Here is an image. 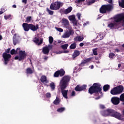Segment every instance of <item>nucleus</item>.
<instances>
[{
    "instance_id": "nucleus-1",
    "label": "nucleus",
    "mask_w": 124,
    "mask_h": 124,
    "mask_svg": "<svg viewBox=\"0 0 124 124\" xmlns=\"http://www.w3.org/2000/svg\"><path fill=\"white\" fill-rule=\"evenodd\" d=\"M88 92L90 94H93V93H100L101 95H103L102 89H101V84L99 83H93L92 86L89 88Z\"/></svg>"
},
{
    "instance_id": "nucleus-2",
    "label": "nucleus",
    "mask_w": 124,
    "mask_h": 124,
    "mask_svg": "<svg viewBox=\"0 0 124 124\" xmlns=\"http://www.w3.org/2000/svg\"><path fill=\"white\" fill-rule=\"evenodd\" d=\"M70 81V78L68 76H65L62 77L60 81L59 86L61 90H65L68 86V82Z\"/></svg>"
},
{
    "instance_id": "nucleus-3",
    "label": "nucleus",
    "mask_w": 124,
    "mask_h": 124,
    "mask_svg": "<svg viewBox=\"0 0 124 124\" xmlns=\"http://www.w3.org/2000/svg\"><path fill=\"white\" fill-rule=\"evenodd\" d=\"M112 9H113V5L110 4L103 5L99 9V12L101 13V14H104L107 13V12L112 11Z\"/></svg>"
},
{
    "instance_id": "nucleus-4",
    "label": "nucleus",
    "mask_w": 124,
    "mask_h": 124,
    "mask_svg": "<svg viewBox=\"0 0 124 124\" xmlns=\"http://www.w3.org/2000/svg\"><path fill=\"white\" fill-rule=\"evenodd\" d=\"M124 86L123 85H119L113 88L110 91L111 94L112 95H117V94H121L124 92Z\"/></svg>"
},
{
    "instance_id": "nucleus-5",
    "label": "nucleus",
    "mask_w": 124,
    "mask_h": 124,
    "mask_svg": "<svg viewBox=\"0 0 124 124\" xmlns=\"http://www.w3.org/2000/svg\"><path fill=\"white\" fill-rule=\"evenodd\" d=\"M114 21L115 23H121L122 22L123 26H124V13L119 14L116 15L114 17Z\"/></svg>"
},
{
    "instance_id": "nucleus-6",
    "label": "nucleus",
    "mask_w": 124,
    "mask_h": 124,
    "mask_svg": "<svg viewBox=\"0 0 124 124\" xmlns=\"http://www.w3.org/2000/svg\"><path fill=\"white\" fill-rule=\"evenodd\" d=\"M63 4L61 1H56L54 3H52L50 6L51 10H59L61 8V6H62Z\"/></svg>"
},
{
    "instance_id": "nucleus-7",
    "label": "nucleus",
    "mask_w": 124,
    "mask_h": 124,
    "mask_svg": "<svg viewBox=\"0 0 124 124\" xmlns=\"http://www.w3.org/2000/svg\"><path fill=\"white\" fill-rule=\"evenodd\" d=\"M22 27L25 31H29L30 30L32 31H35L34 25L32 24L23 23Z\"/></svg>"
},
{
    "instance_id": "nucleus-8",
    "label": "nucleus",
    "mask_w": 124,
    "mask_h": 124,
    "mask_svg": "<svg viewBox=\"0 0 124 124\" xmlns=\"http://www.w3.org/2000/svg\"><path fill=\"white\" fill-rule=\"evenodd\" d=\"M67 29H68L69 31H66L62 36L63 38H68L70 35H73L74 34V31L72 30L71 26H68L67 27Z\"/></svg>"
},
{
    "instance_id": "nucleus-9",
    "label": "nucleus",
    "mask_w": 124,
    "mask_h": 124,
    "mask_svg": "<svg viewBox=\"0 0 124 124\" xmlns=\"http://www.w3.org/2000/svg\"><path fill=\"white\" fill-rule=\"evenodd\" d=\"M20 40H21V37L19 34L17 33L14 34L13 37V42L14 46H16V44L20 43Z\"/></svg>"
},
{
    "instance_id": "nucleus-10",
    "label": "nucleus",
    "mask_w": 124,
    "mask_h": 124,
    "mask_svg": "<svg viewBox=\"0 0 124 124\" xmlns=\"http://www.w3.org/2000/svg\"><path fill=\"white\" fill-rule=\"evenodd\" d=\"M111 117H113L118 120H122V114H121L120 112L111 109Z\"/></svg>"
},
{
    "instance_id": "nucleus-11",
    "label": "nucleus",
    "mask_w": 124,
    "mask_h": 124,
    "mask_svg": "<svg viewBox=\"0 0 124 124\" xmlns=\"http://www.w3.org/2000/svg\"><path fill=\"white\" fill-rule=\"evenodd\" d=\"M18 55L19 58L18 61L19 62H21V61H24L25 58L27 57V54H26V52L25 51L21 50V48L18 50Z\"/></svg>"
},
{
    "instance_id": "nucleus-12",
    "label": "nucleus",
    "mask_w": 124,
    "mask_h": 124,
    "mask_svg": "<svg viewBox=\"0 0 124 124\" xmlns=\"http://www.w3.org/2000/svg\"><path fill=\"white\" fill-rule=\"evenodd\" d=\"M86 89H87V85H83L81 86L79 85H78L75 88V90L76 91V92H82V91H86Z\"/></svg>"
},
{
    "instance_id": "nucleus-13",
    "label": "nucleus",
    "mask_w": 124,
    "mask_h": 124,
    "mask_svg": "<svg viewBox=\"0 0 124 124\" xmlns=\"http://www.w3.org/2000/svg\"><path fill=\"white\" fill-rule=\"evenodd\" d=\"M53 48V46H45L43 48L42 52L43 54H45V55L48 54L49 52H50V50Z\"/></svg>"
},
{
    "instance_id": "nucleus-14",
    "label": "nucleus",
    "mask_w": 124,
    "mask_h": 124,
    "mask_svg": "<svg viewBox=\"0 0 124 124\" xmlns=\"http://www.w3.org/2000/svg\"><path fill=\"white\" fill-rule=\"evenodd\" d=\"M91 61H92V58H89L83 60L82 61L81 63L79 64L78 65L79 66V67H82V66H85V64H86V63H88V62H90Z\"/></svg>"
},
{
    "instance_id": "nucleus-15",
    "label": "nucleus",
    "mask_w": 124,
    "mask_h": 124,
    "mask_svg": "<svg viewBox=\"0 0 124 124\" xmlns=\"http://www.w3.org/2000/svg\"><path fill=\"white\" fill-rule=\"evenodd\" d=\"M120 98L118 97H113L111 99V101L114 105H118L120 103Z\"/></svg>"
},
{
    "instance_id": "nucleus-16",
    "label": "nucleus",
    "mask_w": 124,
    "mask_h": 124,
    "mask_svg": "<svg viewBox=\"0 0 124 124\" xmlns=\"http://www.w3.org/2000/svg\"><path fill=\"white\" fill-rule=\"evenodd\" d=\"M111 109H108L106 110L101 111V114L104 117H107V116H109V115H111Z\"/></svg>"
},
{
    "instance_id": "nucleus-17",
    "label": "nucleus",
    "mask_w": 124,
    "mask_h": 124,
    "mask_svg": "<svg viewBox=\"0 0 124 124\" xmlns=\"http://www.w3.org/2000/svg\"><path fill=\"white\" fill-rule=\"evenodd\" d=\"M2 57L4 61H9L11 59V55L6 53H3Z\"/></svg>"
},
{
    "instance_id": "nucleus-18",
    "label": "nucleus",
    "mask_w": 124,
    "mask_h": 124,
    "mask_svg": "<svg viewBox=\"0 0 124 124\" xmlns=\"http://www.w3.org/2000/svg\"><path fill=\"white\" fill-rule=\"evenodd\" d=\"M62 24H63L64 26H65L67 29V28H68V27H70V25H69V21H68V20L64 18H63L62 19Z\"/></svg>"
},
{
    "instance_id": "nucleus-19",
    "label": "nucleus",
    "mask_w": 124,
    "mask_h": 124,
    "mask_svg": "<svg viewBox=\"0 0 124 124\" xmlns=\"http://www.w3.org/2000/svg\"><path fill=\"white\" fill-rule=\"evenodd\" d=\"M34 42L35 43L38 44V45L40 46L43 43V39H41L39 42V39L36 37H35L34 38Z\"/></svg>"
},
{
    "instance_id": "nucleus-20",
    "label": "nucleus",
    "mask_w": 124,
    "mask_h": 124,
    "mask_svg": "<svg viewBox=\"0 0 124 124\" xmlns=\"http://www.w3.org/2000/svg\"><path fill=\"white\" fill-rule=\"evenodd\" d=\"M61 90L63 97L67 99V93H68V90H64V89H61Z\"/></svg>"
},
{
    "instance_id": "nucleus-21",
    "label": "nucleus",
    "mask_w": 124,
    "mask_h": 124,
    "mask_svg": "<svg viewBox=\"0 0 124 124\" xmlns=\"http://www.w3.org/2000/svg\"><path fill=\"white\" fill-rule=\"evenodd\" d=\"M72 7L70 6L67 9L62 11V13L63 14H68V13H70L71 11H72Z\"/></svg>"
},
{
    "instance_id": "nucleus-22",
    "label": "nucleus",
    "mask_w": 124,
    "mask_h": 124,
    "mask_svg": "<svg viewBox=\"0 0 124 124\" xmlns=\"http://www.w3.org/2000/svg\"><path fill=\"white\" fill-rule=\"evenodd\" d=\"M19 50H20V48L18 47L16 50L15 49H13L10 51L11 55H18Z\"/></svg>"
},
{
    "instance_id": "nucleus-23",
    "label": "nucleus",
    "mask_w": 124,
    "mask_h": 124,
    "mask_svg": "<svg viewBox=\"0 0 124 124\" xmlns=\"http://www.w3.org/2000/svg\"><path fill=\"white\" fill-rule=\"evenodd\" d=\"M58 72L60 77H62V76H64V74H65V71L64 70H63V69H61L60 70H58Z\"/></svg>"
},
{
    "instance_id": "nucleus-24",
    "label": "nucleus",
    "mask_w": 124,
    "mask_h": 124,
    "mask_svg": "<svg viewBox=\"0 0 124 124\" xmlns=\"http://www.w3.org/2000/svg\"><path fill=\"white\" fill-rule=\"evenodd\" d=\"M41 82L42 83H45V82L47 83L48 81H47V78L45 76H42L40 79Z\"/></svg>"
},
{
    "instance_id": "nucleus-25",
    "label": "nucleus",
    "mask_w": 124,
    "mask_h": 124,
    "mask_svg": "<svg viewBox=\"0 0 124 124\" xmlns=\"http://www.w3.org/2000/svg\"><path fill=\"white\" fill-rule=\"evenodd\" d=\"M110 90V85L109 84H106L103 86L104 92H108Z\"/></svg>"
},
{
    "instance_id": "nucleus-26",
    "label": "nucleus",
    "mask_w": 124,
    "mask_h": 124,
    "mask_svg": "<svg viewBox=\"0 0 124 124\" xmlns=\"http://www.w3.org/2000/svg\"><path fill=\"white\" fill-rule=\"evenodd\" d=\"M79 55H80V51H79L78 50H76L74 51V53L73 55V57L74 59H75V58H76L77 57H78Z\"/></svg>"
},
{
    "instance_id": "nucleus-27",
    "label": "nucleus",
    "mask_w": 124,
    "mask_h": 124,
    "mask_svg": "<svg viewBox=\"0 0 124 124\" xmlns=\"http://www.w3.org/2000/svg\"><path fill=\"white\" fill-rule=\"evenodd\" d=\"M60 102H61L60 98L57 97L56 99L53 101V104H55V105H59L60 104Z\"/></svg>"
},
{
    "instance_id": "nucleus-28",
    "label": "nucleus",
    "mask_w": 124,
    "mask_h": 124,
    "mask_svg": "<svg viewBox=\"0 0 124 124\" xmlns=\"http://www.w3.org/2000/svg\"><path fill=\"white\" fill-rule=\"evenodd\" d=\"M64 111H65V108L64 107H61L57 109V112L59 113H62V112H64Z\"/></svg>"
},
{
    "instance_id": "nucleus-29",
    "label": "nucleus",
    "mask_w": 124,
    "mask_h": 124,
    "mask_svg": "<svg viewBox=\"0 0 124 124\" xmlns=\"http://www.w3.org/2000/svg\"><path fill=\"white\" fill-rule=\"evenodd\" d=\"M26 73L27 74H32L33 73V70L31 69V68H27L26 69Z\"/></svg>"
},
{
    "instance_id": "nucleus-30",
    "label": "nucleus",
    "mask_w": 124,
    "mask_h": 124,
    "mask_svg": "<svg viewBox=\"0 0 124 124\" xmlns=\"http://www.w3.org/2000/svg\"><path fill=\"white\" fill-rule=\"evenodd\" d=\"M119 5L122 8H124V0H121L118 1Z\"/></svg>"
},
{
    "instance_id": "nucleus-31",
    "label": "nucleus",
    "mask_w": 124,
    "mask_h": 124,
    "mask_svg": "<svg viewBox=\"0 0 124 124\" xmlns=\"http://www.w3.org/2000/svg\"><path fill=\"white\" fill-rule=\"evenodd\" d=\"M31 21V16H28L26 18L25 23L28 24Z\"/></svg>"
},
{
    "instance_id": "nucleus-32",
    "label": "nucleus",
    "mask_w": 124,
    "mask_h": 124,
    "mask_svg": "<svg viewBox=\"0 0 124 124\" xmlns=\"http://www.w3.org/2000/svg\"><path fill=\"white\" fill-rule=\"evenodd\" d=\"M76 47H77V44H76V43H74L72 44L70 46V49H74L76 48Z\"/></svg>"
},
{
    "instance_id": "nucleus-33",
    "label": "nucleus",
    "mask_w": 124,
    "mask_h": 124,
    "mask_svg": "<svg viewBox=\"0 0 124 124\" xmlns=\"http://www.w3.org/2000/svg\"><path fill=\"white\" fill-rule=\"evenodd\" d=\"M61 47L63 49V50H66V49H67V47H68V44L62 45Z\"/></svg>"
},
{
    "instance_id": "nucleus-34",
    "label": "nucleus",
    "mask_w": 124,
    "mask_h": 124,
    "mask_svg": "<svg viewBox=\"0 0 124 124\" xmlns=\"http://www.w3.org/2000/svg\"><path fill=\"white\" fill-rule=\"evenodd\" d=\"M70 21H74L75 20H76V18H75V15H72L69 16V17Z\"/></svg>"
},
{
    "instance_id": "nucleus-35",
    "label": "nucleus",
    "mask_w": 124,
    "mask_h": 124,
    "mask_svg": "<svg viewBox=\"0 0 124 124\" xmlns=\"http://www.w3.org/2000/svg\"><path fill=\"white\" fill-rule=\"evenodd\" d=\"M48 41L49 42V44H52L54 41V38L52 36H49L48 38Z\"/></svg>"
},
{
    "instance_id": "nucleus-36",
    "label": "nucleus",
    "mask_w": 124,
    "mask_h": 124,
    "mask_svg": "<svg viewBox=\"0 0 124 124\" xmlns=\"http://www.w3.org/2000/svg\"><path fill=\"white\" fill-rule=\"evenodd\" d=\"M120 101H122V102H124V93H122L119 98Z\"/></svg>"
},
{
    "instance_id": "nucleus-37",
    "label": "nucleus",
    "mask_w": 124,
    "mask_h": 124,
    "mask_svg": "<svg viewBox=\"0 0 124 124\" xmlns=\"http://www.w3.org/2000/svg\"><path fill=\"white\" fill-rule=\"evenodd\" d=\"M46 11L49 14V15H53L54 14V11H51L49 8H46Z\"/></svg>"
},
{
    "instance_id": "nucleus-38",
    "label": "nucleus",
    "mask_w": 124,
    "mask_h": 124,
    "mask_svg": "<svg viewBox=\"0 0 124 124\" xmlns=\"http://www.w3.org/2000/svg\"><path fill=\"white\" fill-rule=\"evenodd\" d=\"M115 26H116V23H111L108 25V28H110V29H112L114 28V27Z\"/></svg>"
},
{
    "instance_id": "nucleus-39",
    "label": "nucleus",
    "mask_w": 124,
    "mask_h": 124,
    "mask_svg": "<svg viewBox=\"0 0 124 124\" xmlns=\"http://www.w3.org/2000/svg\"><path fill=\"white\" fill-rule=\"evenodd\" d=\"M60 77V74L59 73V70L56 71L54 74V77L58 78Z\"/></svg>"
},
{
    "instance_id": "nucleus-40",
    "label": "nucleus",
    "mask_w": 124,
    "mask_h": 124,
    "mask_svg": "<svg viewBox=\"0 0 124 124\" xmlns=\"http://www.w3.org/2000/svg\"><path fill=\"white\" fill-rule=\"evenodd\" d=\"M50 86L52 91H54V90H55V83L54 82H52L50 83Z\"/></svg>"
},
{
    "instance_id": "nucleus-41",
    "label": "nucleus",
    "mask_w": 124,
    "mask_h": 124,
    "mask_svg": "<svg viewBox=\"0 0 124 124\" xmlns=\"http://www.w3.org/2000/svg\"><path fill=\"white\" fill-rule=\"evenodd\" d=\"M115 53H113V52H110L109 54V59H113V58H114V57H115Z\"/></svg>"
},
{
    "instance_id": "nucleus-42",
    "label": "nucleus",
    "mask_w": 124,
    "mask_h": 124,
    "mask_svg": "<svg viewBox=\"0 0 124 124\" xmlns=\"http://www.w3.org/2000/svg\"><path fill=\"white\" fill-rule=\"evenodd\" d=\"M55 29L58 31H59L60 32H62V31H63V30L62 28L55 27Z\"/></svg>"
},
{
    "instance_id": "nucleus-43",
    "label": "nucleus",
    "mask_w": 124,
    "mask_h": 124,
    "mask_svg": "<svg viewBox=\"0 0 124 124\" xmlns=\"http://www.w3.org/2000/svg\"><path fill=\"white\" fill-rule=\"evenodd\" d=\"M95 0H91V1L88 2V5H91V4H93V3H94V2H95Z\"/></svg>"
},
{
    "instance_id": "nucleus-44",
    "label": "nucleus",
    "mask_w": 124,
    "mask_h": 124,
    "mask_svg": "<svg viewBox=\"0 0 124 124\" xmlns=\"http://www.w3.org/2000/svg\"><path fill=\"white\" fill-rule=\"evenodd\" d=\"M83 40H84V37H83L82 36H78V41L81 42V41H83Z\"/></svg>"
},
{
    "instance_id": "nucleus-45",
    "label": "nucleus",
    "mask_w": 124,
    "mask_h": 124,
    "mask_svg": "<svg viewBox=\"0 0 124 124\" xmlns=\"http://www.w3.org/2000/svg\"><path fill=\"white\" fill-rule=\"evenodd\" d=\"M97 48H95L94 49H93V54L94 55V56H97Z\"/></svg>"
},
{
    "instance_id": "nucleus-46",
    "label": "nucleus",
    "mask_w": 124,
    "mask_h": 124,
    "mask_svg": "<svg viewBox=\"0 0 124 124\" xmlns=\"http://www.w3.org/2000/svg\"><path fill=\"white\" fill-rule=\"evenodd\" d=\"M35 31H36L38 29H39V25L38 24H36L34 25Z\"/></svg>"
},
{
    "instance_id": "nucleus-47",
    "label": "nucleus",
    "mask_w": 124,
    "mask_h": 124,
    "mask_svg": "<svg viewBox=\"0 0 124 124\" xmlns=\"http://www.w3.org/2000/svg\"><path fill=\"white\" fill-rule=\"evenodd\" d=\"M73 24L75 27H76L77 26V20L76 19H75V20H73Z\"/></svg>"
},
{
    "instance_id": "nucleus-48",
    "label": "nucleus",
    "mask_w": 124,
    "mask_h": 124,
    "mask_svg": "<svg viewBox=\"0 0 124 124\" xmlns=\"http://www.w3.org/2000/svg\"><path fill=\"white\" fill-rule=\"evenodd\" d=\"M10 17H11V15H9L8 16H5L4 19H5V20H7L8 19H9V18H10Z\"/></svg>"
},
{
    "instance_id": "nucleus-49",
    "label": "nucleus",
    "mask_w": 124,
    "mask_h": 124,
    "mask_svg": "<svg viewBox=\"0 0 124 124\" xmlns=\"http://www.w3.org/2000/svg\"><path fill=\"white\" fill-rule=\"evenodd\" d=\"M46 97L47 98H49V97H51V93H48L46 94Z\"/></svg>"
},
{
    "instance_id": "nucleus-50",
    "label": "nucleus",
    "mask_w": 124,
    "mask_h": 124,
    "mask_svg": "<svg viewBox=\"0 0 124 124\" xmlns=\"http://www.w3.org/2000/svg\"><path fill=\"white\" fill-rule=\"evenodd\" d=\"M77 16L78 20H80L81 19V14L78 13L77 15Z\"/></svg>"
},
{
    "instance_id": "nucleus-51",
    "label": "nucleus",
    "mask_w": 124,
    "mask_h": 124,
    "mask_svg": "<svg viewBox=\"0 0 124 124\" xmlns=\"http://www.w3.org/2000/svg\"><path fill=\"white\" fill-rule=\"evenodd\" d=\"M10 49L11 48L7 49V50H5V52L4 53H6V54H9V53L10 52Z\"/></svg>"
},
{
    "instance_id": "nucleus-52",
    "label": "nucleus",
    "mask_w": 124,
    "mask_h": 124,
    "mask_svg": "<svg viewBox=\"0 0 124 124\" xmlns=\"http://www.w3.org/2000/svg\"><path fill=\"white\" fill-rule=\"evenodd\" d=\"M99 107L100 109H104L105 108V106L103 105H100Z\"/></svg>"
},
{
    "instance_id": "nucleus-53",
    "label": "nucleus",
    "mask_w": 124,
    "mask_h": 124,
    "mask_svg": "<svg viewBox=\"0 0 124 124\" xmlns=\"http://www.w3.org/2000/svg\"><path fill=\"white\" fill-rule=\"evenodd\" d=\"M105 1H107L108 3H112L113 0H104Z\"/></svg>"
},
{
    "instance_id": "nucleus-54",
    "label": "nucleus",
    "mask_w": 124,
    "mask_h": 124,
    "mask_svg": "<svg viewBox=\"0 0 124 124\" xmlns=\"http://www.w3.org/2000/svg\"><path fill=\"white\" fill-rule=\"evenodd\" d=\"M72 96H75V91H73L71 93Z\"/></svg>"
},
{
    "instance_id": "nucleus-55",
    "label": "nucleus",
    "mask_w": 124,
    "mask_h": 124,
    "mask_svg": "<svg viewBox=\"0 0 124 124\" xmlns=\"http://www.w3.org/2000/svg\"><path fill=\"white\" fill-rule=\"evenodd\" d=\"M76 2L77 3H78V4H80L81 3V2H82V1L81 0H78L76 1Z\"/></svg>"
},
{
    "instance_id": "nucleus-56",
    "label": "nucleus",
    "mask_w": 124,
    "mask_h": 124,
    "mask_svg": "<svg viewBox=\"0 0 124 124\" xmlns=\"http://www.w3.org/2000/svg\"><path fill=\"white\" fill-rule=\"evenodd\" d=\"M84 45V43H81L79 44L80 47H83V46Z\"/></svg>"
},
{
    "instance_id": "nucleus-57",
    "label": "nucleus",
    "mask_w": 124,
    "mask_h": 124,
    "mask_svg": "<svg viewBox=\"0 0 124 124\" xmlns=\"http://www.w3.org/2000/svg\"><path fill=\"white\" fill-rule=\"evenodd\" d=\"M19 57L18 56H16L15 57V60H19Z\"/></svg>"
},
{
    "instance_id": "nucleus-58",
    "label": "nucleus",
    "mask_w": 124,
    "mask_h": 124,
    "mask_svg": "<svg viewBox=\"0 0 124 124\" xmlns=\"http://www.w3.org/2000/svg\"><path fill=\"white\" fill-rule=\"evenodd\" d=\"M27 0H22V2L25 3V4H26Z\"/></svg>"
},
{
    "instance_id": "nucleus-59",
    "label": "nucleus",
    "mask_w": 124,
    "mask_h": 124,
    "mask_svg": "<svg viewBox=\"0 0 124 124\" xmlns=\"http://www.w3.org/2000/svg\"><path fill=\"white\" fill-rule=\"evenodd\" d=\"M75 41H78V37H76L74 38Z\"/></svg>"
},
{
    "instance_id": "nucleus-60",
    "label": "nucleus",
    "mask_w": 124,
    "mask_h": 124,
    "mask_svg": "<svg viewBox=\"0 0 124 124\" xmlns=\"http://www.w3.org/2000/svg\"><path fill=\"white\" fill-rule=\"evenodd\" d=\"M4 63L5 64H7V63H8V62L9 61H6V60H4Z\"/></svg>"
},
{
    "instance_id": "nucleus-61",
    "label": "nucleus",
    "mask_w": 124,
    "mask_h": 124,
    "mask_svg": "<svg viewBox=\"0 0 124 124\" xmlns=\"http://www.w3.org/2000/svg\"><path fill=\"white\" fill-rule=\"evenodd\" d=\"M63 53H64L65 54L67 53H69V50H64Z\"/></svg>"
},
{
    "instance_id": "nucleus-62",
    "label": "nucleus",
    "mask_w": 124,
    "mask_h": 124,
    "mask_svg": "<svg viewBox=\"0 0 124 124\" xmlns=\"http://www.w3.org/2000/svg\"><path fill=\"white\" fill-rule=\"evenodd\" d=\"M11 33L13 34V33H15V30H13L11 31Z\"/></svg>"
},
{
    "instance_id": "nucleus-63",
    "label": "nucleus",
    "mask_w": 124,
    "mask_h": 124,
    "mask_svg": "<svg viewBox=\"0 0 124 124\" xmlns=\"http://www.w3.org/2000/svg\"><path fill=\"white\" fill-rule=\"evenodd\" d=\"M99 98H100V96H98V97H96V98H95V99H96V100H97V99H99Z\"/></svg>"
},
{
    "instance_id": "nucleus-64",
    "label": "nucleus",
    "mask_w": 124,
    "mask_h": 124,
    "mask_svg": "<svg viewBox=\"0 0 124 124\" xmlns=\"http://www.w3.org/2000/svg\"><path fill=\"white\" fill-rule=\"evenodd\" d=\"M44 59V60H48V57L45 56Z\"/></svg>"
}]
</instances>
